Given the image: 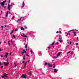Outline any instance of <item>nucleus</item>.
Instances as JSON below:
<instances>
[{
	"label": "nucleus",
	"mask_w": 79,
	"mask_h": 79,
	"mask_svg": "<svg viewBox=\"0 0 79 79\" xmlns=\"http://www.w3.org/2000/svg\"><path fill=\"white\" fill-rule=\"evenodd\" d=\"M22 19V18H20L17 21V22H18V21H20L21 20V19Z\"/></svg>",
	"instance_id": "nucleus-14"
},
{
	"label": "nucleus",
	"mask_w": 79,
	"mask_h": 79,
	"mask_svg": "<svg viewBox=\"0 0 79 79\" xmlns=\"http://www.w3.org/2000/svg\"><path fill=\"white\" fill-rule=\"evenodd\" d=\"M39 56H41L42 55V54H41V53L40 52H39Z\"/></svg>",
	"instance_id": "nucleus-17"
},
{
	"label": "nucleus",
	"mask_w": 79,
	"mask_h": 79,
	"mask_svg": "<svg viewBox=\"0 0 79 79\" xmlns=\"http://www.w3.org/2000/svg\"><path fill=\"white\" fill-rule=\"evenodd\" d=\"M24 53H26V52L25 51V50L23 49V52H22V55H23Z\"/></svg>",
	"instance_id": "nucleus-7"
},
{
	"label": "nucleus",
	"mask_w": 79,
	"mask_h": 79,
	"mask_svg": "<svg viewBox=\"0 0 79 79\" xmlns=\"http://www.w3.org/2000/svg\"><path fill=\"white\" fill-rule=\"evenodd\" d=\"M78 39V37H77V40Z\"/></svg>",
	"instance_id": "nucleus-42"
},
{
	"label": "nucleus",
	"mask_w": 79,
	"mask_h": 79,
	"mask_svg": "<svg viewBox=\"0 0 79 79\" xmlns=\"http://www.w3.org/2000/svg\"><path fill=\"white\" fill-rule=\"evenodd\" d=\"M48 64V63L46 62L44 64V66H45L46 65H47V64Z\"/></svg>",
	"instance_id": "nucleus-18"
},
{
	"label": "nucleus",
	"mask_w": 79,
	"mask_h": 79,
	"mask_svg": "<svg viewBox=\"0 0 79 79\" xmlns=\"http://www.w3.org/2000/svg\"><path fill=\"white\" fill-rule=\"evenodd\" d=\"M53 68H55V65H54L53 66Z\"/></svg>",
	"instance_id": "nucleus-47"
},
{
	"label": "nucleus",
	"mask_w": 79,
	"mask_h": 79,
	"mask_svg": "<svg viewBox=\"0 0 79 79\" xmlns=\"http://www.w3.org/2000/svg\"><path fill=\"white\" fill-rule=\"evenodd\" d=\"M8 43L9 44V46H10V41H8Z\"/></svg>",
	"instance_id": "nucleus-29"
},
{
	"label": "nucleus",
	"mask_w": 79,
	"mask_h": 79,
	"mask_svg": "<svg viewBox=\"0 0 79 79\" xmlns=\"http://www.w3.org/2000/svg\"><path fill=\"white\" fill-rule=\"evenodd\" d=\"M8 55V53H5V56H3V57H4V58H5V57H6V58H7V57H8V56H7Z\"/></svg>",
	"instance_id": "nucleus-4"
},
{
	"label": "nucleus",
	"mask_w": 79,
	"mask_h": 79,
	"mask_svg": "<svg viewBox=\"0 0 79 79\" xmlns=\"http://www.w3.org/2000/svg\"><path fill=\"white\" fill-rule=\"evenodd\" d=\"M71 55H73V52H71Z\"/></svg>",
	"instance_id": "nucleus-51"
},
{
	"label": "nucleus",
	"mask_w": 79,
	"mask_h": 79,
	"mask_svg": "<svg viewBox=\"0 0 79 79\" xmlns=\"http://www.w3.org/2000/svg\"><path fill=\"white\" fill-rule=\"evenodd\" d=\"M31 53H32V50H31Z\"/></svg>",
	"instance_id": "nucleus-61"
},
{
	"label": "nucleus",
	"mask_w": 79,
	"mask_h": 79,
	"mask_svg": "<svg viewBox=\"0 0 79 79\" xmlns=\"http://www.w3.org/2000/svg\"><path fill=\"white\" fill-rule=\"evenodd\" d=\"M9 0V3H10V0Z\"/></svg>",
	"instance_id": "nucleus-54"
},
{
	"label": "nucleus",
	"mask_w": 79,
	"mask_h": 79,
	"mask_svg": "<svg viewBox=\"0 0 79 79\" xmlns=\"http://www.w3.org/2000/svg\"><path fill=\"white\" fill-rule=\"evenodd\" d=\"M1 27L2 28V30H3V26H1Z\"/></svg>",
	"instance_id": "nucleus-39"
},
{
	"label": "nucleus",
	"mask_w": 79,
	"mask_h": 79,
	"mask_svg": "<svg viewBox=\"0 0 79 79\" xmlns=\"http://www.w3.org/2000/svg\"><path fill=\"white\" fill-rule=\"evenodd\" d=\"M13 31H14V30H12V31L10 33V34H12V33H13Z\"/></svg>",
	"instance_id": "nucleus-22"
},
{
	"label": "nucleus",
	"mask_w": 79,
	"mask_h": 79,
	"mask_svg": "<svg viewBox=\"0 0 79 79\" xmlns=\"http://www.w3.org/2000/svg\"><path fill=\"white\" fill-rule=\"evenodd\" d=\"M15 19V16H13V17L12 18V19Z\"/></svg>",
	"instance_id": "nucleus-21"
},
{
	"label": "nucleus",
	"mask_w": 79,
	"mask_h": 79,
	"mask_svg": "<svg viewBox=\"0 0 79 79\" xmlns=\"http://www.w3.org/2000/svg\"><path fill=\"white\" fill-rule=\"evenodd\" d=\"M6 17H8V11L6 12Z\"/></svg>",
	"instance_id": "nucleus-15"
},
{
	"label": "nucleus",
	"mask_w": 79,
	"mask_h": 79,
	"mask_svg": "<svg viewBox=\"0 0 79 79\" xmlns=\"http://www.w3.org/2000/svg\"><path fill=\"white\" fill-rule=\"evenodd\" d=\"M21 36L22 37H27V35H26L24 34H23V35H21Z\"/></svg>",
	"instance_id": "nucleus-8"
},
{
	"label": "nucleus",
	"mask_w": 79,
	"mask_h": 79,
	"mask_svg": "<svg viewBox=\"0 0 79 79\" xmlns=\"http://www.w3.org/2000/svg\"><path fill=\"white\" fill-rule=\"evenodd\" d=\"M58 71V70H56V69H55L54 70V73H56V72H57Z\"/></svg>",
	"instance_id": "nucleus-13"
},
{
	"label": "nucleus",
	"mask_w": 79,
	"mask_h": 79,
	"mask_svg": "<svg viewBox=\"0 0 79 79\" xmlns=\"http://www.w3.org/2000/svg\"><path fill=\"white\" fill-rule=\"evenodd\" d=\"M2 12H3V11H2V10L1 11V15H2Z\"/></svg>",
	"instance_id": "nucleus-41"
},
{
	"label": "nucleus",
	"mask_w": 79,
	"mask_h": 79,
	"mask_svg": "<svg viewBox=\"0 0 79 79\" xmlns=\"http://www.w3.org/2000/svg\"><path fill=\"white\" fill-rule=\"evenodd\" d=\"M24 27L25 29H27V27H26V26H24Z\"/></svg>",
	"instance_id": "nucleus-25"
},
{
	"label": "nucleus",
	"mask_w": 79,
	"mask_h": 79,
	"mask_svg": "<svg viewBox=\"0 0 79 79\" xmlns=\"http://www.w3.org/2000/svg\"><path fill=\"white\" fill-rule=\"evenodd\" d=\"M67 43L68 44H69V42H68V40H67Z\"/></svg>",
	"instance_id": "nucleus-37"
},
{
	"label": "nucleus",
	"mask_w": 79,
	"mask_h": 79,
	"mask_svg": "<svg viewBox=\"0 0 79 79\" xmlns=\"http://www.w3.org/2000/svg\"><path fill=\"white\" fill-rule=\"evenodd\" d=\"M29 61H30V60H28V62H27V63H29Z\"/></svg>",
	"instance_id": "nucleus-59"
},
{
	"label": "nucleus",
	"mask_w": 79,
	"mask_h": 79,
	"mask_svg": "<svg viewBox=\"0 0 79 79\" xmlns=\"http://www.w3.org/2000/svg\"><path fill=\"white\" fill-rule=\"evenodd\" d=\"M22 63H24V61L23 60L22 61Z\"/></svg>",
	"instance_id": "nucleus-46"
},
{
	"label": "nucleus",
	"mask_w": 79,
	"mask_h": 79,
	"mask_svg": "<svg viewBox=\"0 0 79 79\" xmlns=\"http://www.w3.org/2000/svg\"><path fill=\"white\" fill-rule=\"evenodd\" d=\"M26 48H27V45H26V46L25 47Z\"/></svg>",
	"instance_id": "nucleus-35"
},
{
	"label": "nucleus",
	"mask_w": 79,
	"mask_h": 79,
	"mask_svg": "<svg viewBox=\"0 0 79 79\" xmlns=\"http://www.w3.org/2000/svg\"><path fill=\"white\" fill-rule=\"evenodd\" d=\"M23 60H25V56H23Z\"/></svg>",
	"instance_id": "nucleus-32"
},
{
	"label": "nucleus",
	"mask_w": 79,
	"mask_h": 79,
	"mask_svg": "<svg viewBox=\"0 0 79 79\" xmlns=\"http://www.w3.org/2000/svg\"><path fill=\"white\" fill-rule=\"evenodd\" d=\"M60 54H61V52H58V54L57 55V56H59L60 55Z\"/></svg>",
	"instance_id": "nucleus-11"
},
{
	"label": "nucleus",
	"mask_w": 79,
	"mask_h": 79,
	"mask_svg": "<svg viewBox=\"0 0 79 79\" xmlns=\"http://www.w3.org/2000/svg\"><path fill=\"white\" fill-rule=\"evenodd\" d=\"M48 48L50 49V47H48Z\"/></svg>",
	"instance_id": "nucleus-55"
},
{
	"label": "nucleus",
	"mask_w": 79,
	"mask_h": 79,
	"mask_svg": "<svg viewBox=\"0 0 79 79\" xmlns=\"http://www.w3.org/2000/svg\"><path fill=\"white\" fill-rule=\"evenodd\" d=\"M21 77H23V78H25V79H26V74H23Z\"/></svg>",
	"instance_id": "nucleus-6"
},
{
	"label": "nucleus",
	"mask_w": 79,
	"mask_h": 79,
	"mask_svg": "<svg viewBox=\"0 0 79 79\" xmlns=\"http://www.w3.org/2000/svg\"><path fill=\"white\" fill-rule=\"evenodd\" d=\"M17 30H18V29L16 28L15 31H17Z\"/></svg>",
	"instance_id": "nucleus-36"
},
{
	"label": "nucleus",
	"mask_w": 79,
	"mask_h": 79,
	"mask_svg": "<svg viewBox=\"0 0 79 79\" xmlns=\"http://www.w3.org/2000/svg\"><path fill=\"white\" fill-rule=\"evenodd\" d=\"M11 55V52L10 53V55Z\"/></svg>",
	"instance_id": "nucleus-60"
},
{
	"label": "nucleus",
	"mask_w": 79,
	"mask_h": 79,
	"mask_svg": "<svg viewBox=\"0 0 79 79\" xmlns=\"http://www.w3.org/2000/svg\"><path fill=\"white\" fill-rule=\"evenodd\" d=\"M59 44V43L58 42H57L56 43V44L57 45H58Z\"/></svg>",
	"instance_id": "nucleus-38"
},
{
	"label": "nucleus",
	"mask_w": 79,
	"mask_h": 79,
	"mask_svg": "<svg viewBox=\"0 0 79 79\" xmlns=\"http://www.w3.org/2000/svg\"><path fill=\"white\" fill-rule=\"evenodd\" d=\"M5 27H6V25H5Z\"/></svg>",
	"instance_id": "nucleus-64"
},
{
	"label": "nucleus",
	"mask_w": 79,
	"mask_h": 79,
	"mask_svg": "<svg viewBox=\"0 0 79 79\" xmlns=\"http://www.w3.org/2000/svg\"><path fill=\"white\" fill-rule=\"evenodd\" d=\"M24 6V2H23L22 4V6L21 7V8H23Z\"/></svg>",
	"instance_id": "nucleus-10"
},
{
	"label": "nucleus",
	"mask_w": 79,
	"mask_h": 79,
	"mask_svg": "<svg viewBox=\"0 0 79 79\" xmlns=\"http://www.w3.org/2000/svg\"><path fill=\"white\" fill-rule=\"evenodd\" d=\"M71 53V51H70L69 52H68L67 54H69V53Z\"/></svg>",
	"instance_id": "nucleus-27"
},
{
	"label": "nucleus",
	"mask_w": 79,
	"mask_h": 79,
	"mask_svg": "<svg viewBox=\"0 0 79 79\" xmlns=\"http://www.w3.org/2000/svg\"><path fill=\"white\" fill-rule=\"evenodd\" d=\"M12 40H11V44H13V41H12Z\"/></svg>",
	"instance_id": "nucleus-24"
},
{
	"label": "nucleus",
	"mask_w": 79,
	"mask_h": 79,
	"mask_svg": "<svg viewBox=\"0 0 79 79\" xmlns=\"http://www.w3.org/2000/svg\"><path fill=\"white\" fill-rule=\"evenodd\" d=\"M14 64H15V68H16V63H14Z\"/></svg>",
	"instance_id": "nucleus-16"
},
{
	"label": "nucleus",
	"mask_w": 79,
	"mask_h": 79,
	"mask_svg": "<svg viewBox=\"0 0 79 79\" xmlns=\"http://www.w3.org/2000/svg\"><path fill=\"white\" fill-rule=\"evenodd\" d=\"M48 64L49 67H52V64H50L48 63Z\"/></svg>",
	"instance_id": "nucleus-9"
},
{
	"label": "nucleus",
	"mask_w": 79,
	"mask_h": 79,
	"mask_svg": "<svg viewBox=\"0 0 79 79\" xmlns=\"http://www.w3.org/2000/svg\"><path fill=\"white\" fill-rule=\"evenodd\" d=\"M5 77L6 78H7V79L8 78V76H7V74L6 73H4L3 74V76H2V77L3 78H4Z\"/></svg>",
	"instance_id": "nucleus-2"
},
{
	"label": "nucleus",
	"mask_w": 79,
	"mask_h": 79,
	"mask_svg": "<svg viewBox=\"0 0 79 79\" xmlns=\"http://www.w3.org/2000/svg\"><path fill=\"white\" fill-rule=\"evenodd\" d=\"M26 65H24V68H25V67H26Z\"/></svg>",
	"instance_id": "nucleus-58"
},
{
	"label": "nucleus",
	"mask_w": 79,
	"mask_h": 79,
	"mask_svg": "<svg viewBox=\"0 0 79 79\" xmlns=\"http://www.w3.org/2000/svg\"><path fill=\"white\" fill-rule=\"evenodd\" d=\"M74 35H75V36H76V32H74Z\"/></svg>",
	"instance_id": "nucleus-20"
},
{
	"label": "nucleus",
	"mask_w": 79,
	"mask_h": 79,
	"mask_svg": "<svg viewBox=\"0 0 79 79\" xmlns=\"http://www.w3.org/2000/svg\"><path fill=\"white\" fill-rule=\"evenodd\" d=\"M59 39H61V37H60V36H59Z\"/></svg>",
	"instance_id": "nucleus-52"
},
{
	"label": "nucleus",
	"mask_w": 79,
	"mask_h": 79,
	"mask_svg": "<svg viewBox=\"0 0 79 79\" xmlns=\"http://www.w3.org/2000/svg\"><path fill=\"white\" fill-rule=\"evenodd\" d=\"M71 43H72L71 41H70V45H71Z\"/></svg>",
	"instance_id": "nucleus-44"
},
{
	"label": "nucleus",
	"mask_w": 79,
	"mask_h": 79,
	"mask_svg": "<svg viewBox=\"0 0 79 79\" xmlns=\"http://www.w3.org/2000/svg\"><path fill=\"white\" fill-rule=\"evenodd\" d=\"M6 2V0H5V1H3V2H0V5L1 4V6H2V7H3V6L5 5V3Z\"/></svg>",
	"instance_id": "nucleus-1"
},
{
	"label": "nucleus",
	"mask_w": 79,
	"mask_h": 79,
	"mask_svg": "<svg viewBox=\"0 0 79 79\" xmlns=\"http://www.w3.org/2000/svg\"><path fill=\"white\" fill-rule=\"evenodd\" d=\"M78 45V43H77L76 44V45Z\"/></svg>",
	"instance_id": "nucleus-50"
},
{
	"label": "nucleus",
	"mask_w": 79,
	"mask_h": 79,
	"mask_svg": "<svg viewBox=\"0 0 79 79\" xmlns=\"http://www.w3.org/2000/svg\"><path fill=\"white\" fill-rule=\"evenodd\" d=\"M1 64H2L1 63L0 61V66H1Z\"/></svg>",
	"instance_id": "nucleus-53"
},
{
	"label": "nucleus",
	"mask_w": 79,
	"mask_h": 79,
	"mask_svg": "<svg viewBox=\"0 0 79 79\" xmlns=\"http://www.w3.org/2000/svg\"><path fill=\"white\" fill-rule=\"evenodd\" d=\"M10 6H11V5H10V4H9L8 5V6L7 7V8L8 10H9V11H10V10H11V9L10 8Z\"/></svg>",
	"instance_id": "nucleus-3"
},
{
	"label": "nucleus",
	"mask_w": 79,
	"mask_h": 79,
	"mask_svg": "<svg viewBox=\"0 0 79 79\" xmlns=\"http://www.w3.org/2000/svg\"><path fill=\"white\" fill-rule=\"evenodd\" d=\"M68 35H70V33H68L67 34L66 36H68Z\"/></svg>",
	"instance_id": "nucleus-26"
},
{
	"label": "nucleus",
	"mask_w": 79,
	"mask_h": 79,
	"mask_svg": "<svg viewBox=\"0 0 79 79\" xmlns=\"http://www.w3.org/2000/svg\"><path fill=\"white\" fill-rule=\"evenodd\" d=\"M53 48H55V46H53Z\"/></svg>",
	"instance_id": "nucleus-63"
},
{
	"label": "nucleus",
	"mask_w": 79,
	"mask_h": 79,
	"mask_svg": "<svg viewBox=\"0 0 79 79\" xmlns=\"http://www.w3.org/2000/svg\"><path fill=\"white\" fill-rule=\"evenodd\" d=\"M3 66H1V69H2L3 68Z\"/></svg>",
	"instance_id": "nucleus-40"
},
{
	"label": "nucleus",
	"mask_w": 79,
	"mask_h": 79,
	"mask_svg": "<svg viewBox=\"0 0 79 79\" xmlns=\"http://www.w3.org/2000/svg\"><path fill=\"white\" fill-rule=\"evenodd\" d=\"M59 42H62L63 40H61L60 39L59 40Z\"/></svg>",
	"instance_id": "nucleus-19"
},
{
	"label": "nucleus",
	"mask_w": 79,
	"mask_h": 79,
	"mask_svg": "<svg viewBox=\"0 0 79 79\" xmlns=\"http://www.w3.org/2000/svg\"><path fill=\"white\" fill-rule=\"evenodd\" d=\"M74 30H70L69 31V32H71V31H73Z\"/></svg>",
	"instance_id": "nucleus-28"
},
{
	"label": "nucleus",
	"mask_w": 79,
	"mask_h": 79,
	"mask_svg": "<svg viewBox=\"0 0 79 79\" xmlns=\"http://www.w3.org/2000/svg\"><path fill=\"white\" fill-rule=\"evenodd\" d=\"M8 61H9V60H6V61H7V63L8 62Z\"/></svg>",
	"instance_id": "nucleus-49"
},
{
	"label": "nucleus",
	"mask_w": 79,
	"mask_h": 79,
	"mask_svg": "<svg viewBox=\"0 0 79 79\" xmlns=\"http://www.w3.org/2000/svg\"><path fill=\"white\" fill-rule=\"evenodd\" d=\"M53 44H54V42H53L52 44V45H53Z\"/></svg>",
	"instance_id": "nucleus-45"
},
{
	"label": "nucleus",
	"mask_w": 79,
	"mask_h": 79,
	"mask_svg": "<svg viewBox=\"0 0 79 79\" xmlns=\"http://www.w3.org/2000/svg\"><path fill=\"white\" fill-rule=\"evenodd\" d=\"M13 37H14V38H15H15H16V37L15 36V35H13Z\"/></svg>",
	"instance_id": "nucleus-23"
},
{
	"label": "nucleus",
	"mask_w": 79,
	"mask_h": 79,
	"mask_svg": "<svg viewBox=\"0 0 79 79\" xmlns=\"http://www.w3.org/2000/svg\"><path fill=\"white\" fill-rule=\"evenodd\" d=\"M56 33L57 34H58V31H56Z\"/></svg>",
	"instance_id": "nucleus-56"
},
{
	"label": "nucleus",
	"mask_w": 79,
	"mask_h": 79,
	"mask_svg": "<svg viewBox=\"0 0 79 79\" xmlns=\"http://www.w3.org/2000/svg\"><path fill=\"white\" fill-rule=\"evenodd\" d=\"M29 73H30V76H31V72L30 71V72H29Z\"/></svg>",
	"instance_id": "nucleus-34"
},
{
	"label": "nucleus",
	"mask_w": 79,
	"mask_h": 79,
	"mask_svg": "<svg viewBox=\"0 0 79 79\" xmlns=\"http://www.w3.org/2000/svg\"><path fill=\"white\" fill-rule=\"evenodd\" d=\"M27 56H29V55H28V54H27Z\"/></svg>",
	"instance_id": "nucleus-48"
},
{
	"label": "nucleus",
	"mask_w": 79,
	"mask_h": 79,
	"mask_svg": "<svg viewBox=\"0 0 79 79\" xmlns=\"http://www.w3.org/2000/svg\"><path fill=\"white\" fill-rule=\"evenodd\" d=\"M27 64V62H26L25 63V64L24 65H26V64Z\"/></svg>",
	"instance_id": "nucleus-31"
},
{
	"label": "nucleus",
	"mask_w": 79,
	"mask_h": 79,
	"mask_svg": "<svg viewBox=\"0 0 79 79\" xmlns=\"http://www.w3.org/2000/svg\"><path fill=\"white\" fill-rule=\"evenodd\" d=\"M3 7L4 8H6V7L5 6H3V7Z\"/></svg>",
	"instance_id": "nucleus-33"
},
{
	"label": "nucleus",
	"mask_w": 79,
	"mask_h": 79,
	"mask_svg": "<svg viewBox=\"0 0 79 79\" xmlns=\"http://www.w3.org/2000/svg\"><path fill=\"white\" fill-rule=\"evenodd\" d=\"M59 33H60V34L61 33V31H59Z\"/></svg>",
	"instance_id": "nucleus-57"
},
{
	"label": "nucleus",
	"mask_w": 79,
	"mask_h": 79,
	"mask_svg": "<svg viewBox=\"0 0 79 79\" xmlns=\"http://www.w3.org/2000/svg\"><path fill=\"white\" fill-rule=\"evenodd\" d=\"M20 29L21 30H22V31H24V28H23V27H21Z\"/></svg>",
	"instance_id": "nucleus-12"
},
{
	"label": "nucleus",
	"mask_w": 79,
	"mask_h": 79,
	"mask_svg": "<svg viewBox=\"0 0 79 79\" xmlns=\"http://www.w3.org/2000/svg\"><path fill=\"white\" fill-rule=\"evenodd\" d=\"M4 64L5 65V66H7L8 64H9V62H3Z\"/></svg>",
	"instance_id": "nucleus-5"
},
{
	"label": "nucleus",
	"mask_w": 79,
	"mask_h": 79,
	"mask_svg": "<svg viewBox=\"0 0 79 79\" xmlns=\"http://www.w3.org/2000/svg\"><path fill=\"white\" fill-rule=\"evenodd\" d=\"M0 56H1V57H2V58L3 57V56H2V55H0Z\"/></svg>",
	"instance_id": "nucleus-30"
},
{
	"label": "nucleus",
	"mask_w": 79,
	"mask_h": 79,
	"mask_svg": "<svg viewBox=\"0 0 79 79\" xmlns=\"http://www.w3.org/2000/svg\"><path fill=\"white\" fill-rule=\"evenodd\" d=\"M9 14H10V12H9Z\"/></svg>",
	"instance_id": "nucleus-62"
},
{
	"label": "nucleus",
	"mask_w": 79,
	"mask_h": 79,
	"mask_svg": "<svg viewBox=\"0 0 79 79\" xmlns=\"http://www.w3.org/2000/svg\"><path fill=\"white\" fill-rule=\"evenodd\" d=\"M1 51H2V49H1V48H0V52H1Z\"/></svg>",
	"instance_id": "nucleus-43"
}]
</instances>
